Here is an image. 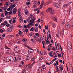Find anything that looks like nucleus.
I'll use <instances>...</instances> for the list:
<instances>
[{
    "mask_svg": "<svg viewBox=\"0 0 73 73\" xmlns=\"http://www.w3.org/2000/svg\"><path fill=\"white\" fill-rule=\"evenodd\" d=\"M50 30H49L47 32V35L48 38H50L51 39L52 38V36H51V35L50 34Z\"/></svg>",
    "mask_w": 73,
    "mask_h": 73,
    "instance_id": "obj_1",
    "label": "nucleus"
},
{
    "mask_svg": "<svg viewBox=\"0 0 73 73\" xmlns=\"http://www.w3.org/2000/svg\"><path fill=\"white\" fill-rule=\"evenodd\" d=\"M20 50V48L18 46H16L15 49V51L16 52H19Z\"/></svg>",
    "mask_w": 73,
    "mask_h": 73,
    "instance_id": "obj_2",
    "label": "nucleus"
},
{
    "mask_svg": "<svg viewBox=\"0 0 73 73\" xmlns=\"http://www.w3.org/2000/svg\"><path fill=\"white\" fill-rule=\"evenodd\" d=\"M68 48L69 50H72V45L71 43H70V44H68Z\"/></svg>",
    "mask_w": 73,
    "mask_h": 73,
    "instance_id": "obj_3",
    "label": "nucleus"
},
{
    "mask_svg": "<svg viewBox=\"0 0 73 73\" xmlns=\"http://www.w3.org/2000/svg\"><path fill=\"white\" fill-rule=\"evenodd\" d=\"M53 5L55 7H56L57 8H59V5L58 4L56 3V2H54L53 3Z\"/></svg>",
    "mask_w": 73,
    "mask_h": 73,
    "instance_id": "obj_4",
    "label": "nucleus"
},
{
    "mask_svg": "<svg viewBox=\"0 0 73 73\" xmlns=\"http://www.w3.org/2000/svg\"><path fill=\"white\" fill-rule=\"evenodd\" d=\"M50 24H52V26L53 28H56V24L54 23L51 21L50 22Z\"/></svg>",
    "mask_w": 73,
    "mask_h": 73,
    "instance_id": "obj_5",
    "label": "nucleus"
},
{
    "mask_svg": "<svg viewBox=\"0 0 73 73\" xmlns=\"http://www.w3.org/2000/svg\"><path fill=\"white\" fill-rule=\"evenodd\" d=\"M38 73H42V69L41 68V67H39L38 68Z\"/></svg>",
    "mask_w": 73,
    "mask_h": 73,
    "instance_id": "obj_6",
    "label": "nucleus"
},
{
    "mask_svg": "<svg viewBox=\"0 0 73 73\" xmlns=\"http://www.w3.org/2000/svg\"><path fill=\"white\" fill-rule=\"evenodd\" d=\"M18 16L19 17V20L20 22H23V17H22V16H21V15L20 14V15Z\"/></svg>",
    "mask_w": 73,
    "mask_h": 73,
    "instance_id": "obj_7",
    "label": "nucleus"
},
{
    "mask_svg": "<svg viewBox=\"0 0 73 73\" xmlns=\"http://www.w3.org/2000/svg\"><path fill=\"white\" fill-rule=\"evenodd\" d=\"M53 9L52 8H49L47 9L46 11V12H50L52 11Z\"/></svg>",
    "mask_w": 73,
    "mask_h": 73,
    "instance_id": "obj_8",
    "label": "nucleus"
},
{
    "mask_svg": "<svg viewBox=\"0 0 73 73\" xmlns=\"http://www.w3.org/2000/svg\"><path fill=\"white\" fill-rule=\"evenodd\" d=\"M52 20H53L56 22H57V18L54 17V16H53L52 17Z\"/></svg>",
    "mask_w": 73,
    "mask_h": 73,
    "instance_id": "obj_9",
    "label": "nucleus"
},
{
    "mask_svg": "<svg viewBox=\"0 0 73 73\" xmlns=\"http://www.w3.org/2000/svg\"><path fill=\"white\" fill-rule=\"evenodd\" d=\"M52 54H53V52L51 51L49 53V55L50 56V57H53V56L54 55H52Z\"/></svg>",
    "mask_w": 73,
    "mask_h": 73,
    "instance_id": "obj_10",
    "label": "nucleus"
},
{
    "mask_svg": "<svg viewBox=\"0 0 73 73\" xmlns=\"http://www.w3.org/2000/svg\"><path fill=\"white\" fill-rule=\"evenodd\" d=\"M17 11V8H15L13 9V13L15 14L16 13V11Z\"/></svg>",
    "mask_w": 73,
    "mask_h": 73,
    "instance_id": "obj_11",
    "label": "nucleus"
},
{
    "mask_svg": "<svg viewBox=\"0 0 73 73\" xmlns=\"http://www.w3.org/2000/svg\"><path fill=\"white\" fill-rule=\"evenodd\" d=\"M12 31V28H10L7 30V32H11Z\"/></svg>",
    "mask_w": 73,
    "mask_h": 73,
    "instance_id": "obj_12",
    "label": "nucleus"
},
{
    "mask_svg": "<svg viewBox=\"0 0 73 73\" xmlns=\"http://www.w3.org/2000/svg\"><path fill=\"white\" fill-rule=\"evenodd\" d=\"M27 20L28 23H31V20L30 19V17H29L27 18Z\"/></svg>",
    "mask_w": 73,
    "mask_h": 73,
    "instance_id": "obj_13",
    "label": "nucleus"
},
{
    "mask_svg": "<svg viewBox=\"0 0 73 73\" xmlns=\"http://www.w3.org/2000/svg\"><path fill=\"white\" fill-rule=\"evenodd\" d=\"M20 11H21V9H19L18 10V16H20Z\"/></svg>",
    "mask_w": 73,
    "mask_h": 73,
    "instance_id": "obj_14",
    "label": "nucleus"
},
{
    "mask_svg": "<svg viewBox=\"0 0 73 73\" xmlns=\"http://www.w3.org/2000/svg\"><path fill=\"white\" fill-rule=\"evenodd\" d=\"M55 13H56L55 11L53 10H52V11L50 12V13L51 14V15H54Z\"/></svg>",
    "mask_w": 73,
    "mask_h": 73,
    "instance_id": "obj_15",
    "label": "nucleus"
},
{
    "mask_svg": "<svg viewBox=\"0 0 73 73\" xmlns=\"http://www.w3.org/2000/svg\"><path fill=\"white\" fill-rule=\"evenodd\" d=\"M33 50L32 49H29V53H32L33 52Z\"/></svg>",
    "mask_w": 73,
    "mask_h": 73,
    "instance_id": "obj_16",
    "label": "nucleus"
},
{
    "mask_svg": "<svg viewBox=\"0 0 73 73\" xmlns=\"http://www.w3.org/2000/svg\"><path fill=\"white\" fill-rule=\"evenodd\" d=\"M52 44H50L48 46V49H52Z\"/></svg>",
    "mask_w": 73,
    "mask_h": 73,
    "instance_id": "obj_17",
    "label": "nucleus"
},
{
    "mask_svg": "<svg viewBox=\"0 0 73 73\" xmlns=\"http://www.w3.org/2000/svg\"><path fill=\"white\" fill-rule=\"evenodd\" d=\"M69 4V3H68V4H64L63 5L64 8H66V7H68Z\"/></svg>",
    "mask_w": 73,
    "mask_h": 73,
    "instance_id": "obj_18",
    "label": "nucleus"
},
{
    "mask_svg": "<svg viewBox=\"0 0 73 73\" xmlns=\"http://www.w3.org/2000/svg\"><path fill=\"white\" fill-rule=\"evenodd\" d=\"M35 28L34 27H32L30 29L31 31H35Z\"/></svg>",
    "mask_w": 73,
    "mask_h": 73,
    "instance_id": "obj_19",
    "label": "nucleus"
},
{
    "mask_svg": "<svg viewBox=\"0 0 73 73\" xmlns=\"http://www.w3.org/2000/svg\"><path fill=\"white\" fill-rule=\"evenodd\" d=\"M56 35L58 37H60L61 36V34L59 33L58 34H56Z\"/></svg>",
    "mask_w": 73,
    "mask_h": 73,
    "instance_id": "obj_20",
    "label": "nucleus"
},
{
    "mask_svg": "<svg viewBox=\"0 0 73 73\" xmlns=\"http://www.w3.org/2000/svg\"><path fill=\"white\" fill-rule=\"evenodd\" d=\"M44 36H42L40 38V39L41 40H44Z\"/></svg>",
    "mask_w": 73,
    "mask_h": 73,
    "instance_id": "obj_21",
    "label": "nucleus"
},
{
    "mask_svg": "<svg viewBox=\"0 0 73 73\" xmlns=\"http://www.w3.org/2000/svg\"><path fill=\"white\" fill-rule=\"evenodd\" d=\"M44 5V3H42L41 4V5H40V9H41L42 8V6H43Z\"/></svg>",
    "mask_w": 73,
    "mask_h": 73,
    "instance_id": "obj_22",
    "label": "nucleus"
},
{
    "mask_svg": "<svg viewBox=\"0 0 73 73\" xmlns=\"http://www.w3.org/2000/svg\"><path fill=\"white\" fill-rule=\"evenodd\" d=\"M58 61H56V63L54 64V66H55L56 65H58Z\"/></svg>",
    "mask_w": 73,
    "mask_h": 73,
    "instance_id": "obj_23",
    "label": "nucleus"
},
{
    "mask_svg": "<svg viewBox=\"0 0 73 73\" xmlns=\"http://www.w3.org/2000/svg\"><path fill=\"white\" fill-rule=\"evenodd\" d=\"M56 70H57V72H58V71H59V68H58V66H56Z\"/></svg>",
    "mask_w": 73,
    "mask_h": 73,
    "instance_id": "obj_24",
    "label": "nucleus"
},
{
    "mask_svg": "<svg viewBox=\"0 0 73 73\" xmlns=\"http://www.w3.org/2000/svg\"><path fill=\"white\" fill-rule=\"evenodd\" d=\"M42 69L43 70H46V67L45 66H43L42 67Z\"/></svg>",
    "mask_w": 73,
    "mask_h": 73,
    "instance_id": "obj_25",
    "label": "nucleus"
},
{
    "mask_svg": "<svg viewBox=\"0 0 73 73\" xmlns=\"http://www.w3.org/2000/svg\"><path fill=\"white\" fill-rule=\"evenodd\" d=\"M8 13H9V12H8L7 11H5V15H7L8 14Z\"/></svg>",
    "mask_w": 73,
    "mask_h": 73,
    "instance_id": "obj_26",
    "label": "nucleus"
},
{
    "mask_svg": "<svg viewBox=\"0 0 73 73\" xmlns=\"http://www.w3.org/2000/svg\"><path fill=\"white\" fill-rule=\"evenodd\" d=\"M35 36H38V37H39V36H40V34H39L38 33H36L35 34Z\"/></svg>",
    "mask_w": 73,
    "mask_h": 73,
    "instance_id": "obj_27",
    "label": "nucleus"
},
{
    "mask_svg": "<svg viewBox=\"0 0 73 73\" xmlns=\"http://www.w3.org/2000/svg\"><path fill=\"white\" fill-rule=\"evenodd\" d=\"M49 41L48 40V39H47V40L46 41V44H49Z\"/></svg>",
    "mask_w": 73,
    "mask_h": 73,
    "instance_id": "obj_28",
    "label": "nucleus"
},
{
    "mask_svg": "<svg viewBox=\"0 0 73 73\" xmlns=\"http://www.w3.org/2000/svg\"><path fill=\"white\" fill-rule=\"evenodd\" d=\"M34 22H35L34 19H31V23H34Z\"/></svg>",
    "mask_w": 73,
    "mask_h": 73,
    "instance_id": "obj_29",
    "label": "nucleus"
},
{
    "mask_svg": "<svg viewBox=\"0 0 73 73\" xmlns=\"http://www.w3.org/2000/svg\"><path fill=\"white\" fill-rule=\"evenodd\" d=\"M54 54L55 55V56H53L54 58H55V57H57V55L56 54V52H54Z\"/></svg>",
    "mask_w": 73,
    "mask_h": 73,
    "instance_id": "obj_30",
    "label": "nucleus"
},
{
    "mask_svg": "<svg viewBox=\"0 0 73 73\" xmlns=\"http://www.w3.org/2000/svg\"><path fill=\"white\" fill-rule=\"evenodd\" d=\"M60 70H63V69H64V68H63V67H60Z\"/></svg>",
    "mask_w": 73,
    "mask_h": 73,
    "instance_id": "obj_31",
    "label": "nucleus"
},
{
    "mask_svg": "<svg viewBox=\"0 0 73 73\" xmlns=\"http://www.w3.org/2000/svg\"><path fill=\"white\" fill-rule=\"evenodd\" d=\"M4 40V37H0V40Z\"/></svg>",
    "mask_w": 73,
    "mask_h": 73,
    "instance_id": "obj_32",
    "label": "nucleus"
},
{
    "mask_svg": "<svg viewBox=\"0 0 73 73\" xmlns=\"http://www.w3.org/2000/svg\"><path fill=\"white\" fill-rule=\"evenodd\" d=\"M22 41L23 42H25V41H27V39L24 38L22 40Z\"/></svg>",
    "mask_w": 73,
    "mask_h": 73,
    "instance_id": "obj_33",
    "label": "nucleus"
},
{
    "mask_svg": "<svg viewBox=\"0 0 73 73\" xmlns=\"http://www.w3.org/2000/svg\"><path fill=\"white\" fill-rule=\"evenodd\" d=\"M67 27L68 28H70V25H67Z\"/></svg>",
    "mask_w": 73,
    "mask_h": 73,
    "instance_id": "obj_34",
    "label": "nucleus"
},
{
    "mask_svg": "<svg viewBox=\"0 0 73 73\" xmlns=\"http://www.w3.org/2000/svg\"><path fill=\"white\" fill-rule=\"evenodd\" d=\"M24 28H25L26 29H27V26L26 25H24Z\"/></svg>",
    "mask_w": 73,
    "mask_h": 73,
    "instance_id": "obj_35",
    "label": "nucleus"
},
{
    "mask_svg": "<svg viewBox=\"0 0 73 73\" xmlns=\"http://www.w3.org/2000/svg\"><path fill=\"white\" fill-rule=\"evenodd\" d=\"M1 17H4V14H1Z\"/></svg>",
    "mask_w": 73,
    "mask_h": 73,
    "instance_id": "obj_36",
    "label": "nucleus"
},
{
    "mask_svg": "<svg viewBox=\"0 0 73 73\" xmlns=\"http://www.w3.org/2000/svg\"><path fill=\"white\" fill-rule=\"evenodd\" d=\"M27 72V71L26 70H24L21 73H25Z\"/></svg>",
    "mask_w": 73,
    "mask_h": 73,
    "instance_id": "obj_37",
    "label": "nucleus"
},
{
    "mask_svg": "<svg viewBox=\"0 0 73 73\" xmlns=\"http://www.w3.org/2000/svg\"><path fill=\"white\" fill-rule=\"evenodd\" d=\"M25 14L27 15L28 13V11H25Z\"/></svg>",
    "mask_w": 73,
    "mask_h": 73,
    "instance_id": "obj_38",
    "label": "nucleus"
},
{
    "mask_svg": "<svg viewBox=\"0 0 73 73\" xmlns=\"http://www.w3.org/2000/svg\"><path fill=\"white\" fill-rule=\"evenodd\" d=\"M35 57H33V58L31 59V61H34V60H35Z\"/></svg>",
    "mask_w": 73,
    "mask_h": 73,
    "instance_id": "obj_39",
    "label": "nucleus"
},
{
    "mask_svg": "<svg viewBox=\"0 0 73 73\" xmlns=\"http://www.w3.org/2000/svg\"><path fill=\"white\" fill-rule=\"evenodd\" d=\"M15 60L14 61L15 62H16L17 61V58H16V57H15Z\"/></svg>",
    "mask_w": 73,
    "mask_h": 73,
    "instance_id": "obj_40",
    "label": "nucleus"
},
{
    "mask_svg": "<svg viewBox=\"0 0 73 73\" xmlns=\"http://www.w3.org/2000/svg\"><path fill=\"white\" fill-rule=\"evenodd\" d=\"M12 21V19H11L9 20V23H10V24H11Z\"/></svg>",
    "mask_w": 73,
    "mask_h": 73,
    "instance_id": "obj_41",
    "label": "nucleus"
},
{
    "mask_svg": "<svg viewBox=\"0 0 73 73\" xmlns=\"http://www.w3.org/2000/svg\"><path fill=\"white\" fill-rule=\"evenodd\" d=\"M37 62V61H34V62H33V63H32L31 65H34V64H35V62Z\"/></svg>",
    "mask_w": 73,
    "mask_h": 73,
    "instance_id": "obj_42",
    "label": "nucleus"
},
{
    "mask_svg": "<svg viewBox=\"0 0 73 73\" xmlns=\"http://www.w3.org/2000/svg\"><path fill=\"white\" fill-rule=\"evenodd\" d=\"M28 29H27L25 30V32L26 33H28Z\"/></svg>",
    "mask_w": 73,
    "mask_h": 73,
    "instance_id": "obj_43",
    "label": "nucleus"
},
{
    "mask_svg": "<svg viewBox=\"0 0 73 73\" xmlns=\"http://www.w3.org/2000/svg\"><path fill=\"white\" fill-rule=\"evenodd\" d=\"M29 35H30V36H33V33H30L29 34Z\"/></svg>",
    "mask_w": 73,
    "mask_h": 73,
    "instance_id": "obj_44",
    "label": "nucleus"
},
{
    "mask_svg": "<svg viewBox=\"0 0 73 73\" xmlns=\"http://www.w3.org/2000/svg\"><path fill=\"white\" fill-rule=\"evenodd\" d=\"M27 28H29L31 27V26H30V25H27Z\"/></svg>",
    "mask_w": 73,
    "mask_h": 73,
    "instance_id": "obj_45",
    "label": "nucleus"
},
{
    "mask_svg": "<svg viewBox=\"0 0 73 73\" xmlns=\"http://www.w3.org/2000/svg\"><path fill=\"white\" fill-rule=\"evenodd\" d=\"M2 36H3V37H5V34H3L2 35Z\"/></svg>",
    "mask_w": 73,
    "mask_h": 73,
    "instance_id": "obj_46",
    "label": "nucleus"
},
{
    "mask_svg": "<svg viewBox=\"0 0 73 73\" xmlns=\"http://www.w3.org/2000/svg\"><path fill=\"white\" fill-rule=\"evenodd\" d=\"M45 29H48V26H45Z\"/></svg>",
    "mask_w": 73,
    "mask_h": 73,
    "instance_id": "obj_47",
    "label": "nucleus"
},
{
    "mask_svg": "<svg viewBox=\"0 0 73 73\" xmlns=\"http://www.w3.org/2000/svg\"><path fill=\"white\" fill-rule=\"evenodd\" d=\"M0 32L1 33H3V32H4V31H3L2 29H1L0 30Z\"/></svg>",
    "mask_w": 73,
    "mask_h": 73,
    "instance_id": "obj_48",
    "label": "nucleus"
},
{
    "mask_svg": "<svg viewBox=\"0 0 73 73\" xmlns=\"http://www.w3.org/2000/svg\"><path fill=\"white\" fill-rule=\"evenodd\" d=\"M32 65L31 64L30 66H29V69H31V68H32Z\"/></svg>",
    "mask_w": 73,
    "mask_h": 73,
    "instance_id": "obj_49",
    "label": "nucleus"
},
{
    "mask_svg": "<svg viewBox=\"0 0 73 73\" xmlns=\"http://www.w3.org/2000/svg\"><path fill=\"white\" fill-rule=\"evenodd\" d=\"M29 25H31V26H33V23H29Z\"/></svg>",
    "mask_w": 73,
    "mask_h": 73,
    "instance_id": "obj_50",
    "label": "nucleus"
},
{
    "mask_svg": "<svg viewBox=\"0 0 73 73\" xmlns=\"http://www.w3.org/2000/svg\"><path fill=\"white\" fill-rule=\"evenodd\" d=\"M42 59H43V57H41V58H39V60H42Z\"/></svg>",
    "mask_w": 73,
    "mask_h": 73,
    "instance_id": "obj_51",
    "label": "nucleus"
},
{
    "mask_svg": "<svg viewBox=\"0 0 73 73\" xmlns=\"http://www.w3.org/2000/svg\"><path fill=\"white\" fill-rule=\"evenodd\" d=\"M24 66V65H21V64H20L19 65V67H23Z\"/></svg>",
    "mask_w": 73,
    "mask_h": 73,
    "instance_id": "obj_52",
    "label": "nucleus"
},
{
    "mask_svg": "<svg viewBox=\"0 0 73 73\" xmlns=\"http://www.w3.org/2000/svg\"><path fill=\"white\" fill-rule=\"evenodd\" d=\"M38 23H40V19H39L38 20H37Z\"/></svg>",
    "mask_w": 73,
    "mask_h": 73,
    "instance_id": "obj_53",
    "label": "nucleus"
},
{
    "mask_svg": "<svg viewBox=\"0 0 73 73\" xmlns=\"http://www.w3.org/2000/svg\"><path fill=\"white\" fill-rule=\"evenodd\" d=\"M65 21H63V22H62V24L63 25H64V24H65Z\"/></svg>",
    "mask_w": 73,
    "mask_h": 73,
    "instance_id": "obj_54",
    "label": "nucleus"
},
{
    "mask_svg": "<svg viewBox=\"0 0 73 73\" xmlns=\"http://www.w3.org/2000/svg\"><path fill=\"white\" fill-rule=\"evenodd\" d=\"M30 4V2H29L27 3H26V4H27V5H29V4Z\"/></svg>",
    "mask_w": 73,
    "mask_h": 73,
    "instance_id": "obj_55",
    "label": "nucleus"
},
{
    "mask_svg": "<svg viewBox=\"0 0 73 73\" xmlns=\"http://www.w3.org/2000/svg\"><path fill=\"white\" fill-rule=\"evenodd\" d=\"M55 45V46H58V44H57V43L56 42Z\"/></svg>",
    "mask_w": 73,
    "mask_h": 73,
    "instance_id": "obj_56",
    "label": "nucleus"
},
{
    "mask_svg": "<svg viewBox=\"0 0 73 73\" xmlns=\"http://www.w3.org/2000/svg\"><path fill=\"white\" fill-rule=\"evenodd\" d=\"M9 25H10L9 24H7L6 25V27H9Z\"/></svg>",
    "mask_w": 73,
    "mask_h": 73,
    "instance_id": "obj_57",
    "label": "nucleus"
},
{
    "mask_svg": "<svg viewBox=\"0 0 73 73\" xmlns=\"http://www.w3.org/2000/svg\"><path fill=\"white\" fill-rule=\"evenodd\" d=\"M38 8H37L36 9H34V11H38Z\"/></svg>",
    "mask_w": 73,
    "mask_h": 73,
    "instance_id": "obj_58",
    "label": "nucleus"
},
{
    "mask_svg": "<svg viewBox=\"0 0 73 73\" xmlns=\"http://www.w3.org/2000/svg\"><path fill=\"white\" fill-rule=\"evenodd\" d=\"M46 65H50V64L48 63L47 62H46Z\"/></svg>",
    "mask_w": 73,
    "mask_h": 73,
    "instance_id": "obj_59",
    "label": "nucleus"
},
{
    "mask_svg": "<svg viewBox=\"0 0 73 73\" xmlns=\"http://www.w3.org/2000/svg\"><path fill=\"white\" fill-rule=\"evenodd\" d=\"M42 44L43 45H44V44H45V41L43 40L42 41Z\"/></svg>",
    "mask_w": 73,
    "mask_h": 73,
    "instance_id": "obj_60",
    "label": "nucleus"
},
{
    "mask_svg": "<svg viewBox=\"0 0 73 73\" xmlns=\"http://www.w3.org/2000/svg\"><path fill=\"white\" fill-rule=\"evenodd\" d=\"M11 61H12V59H9V62H11Z\"/></svg>",
    "mask_w": 73,
    "mask_h": 73,
    "instance_id": "obj_61",
    "label": "nucleus"
},
{
    "mask_svg": "<svg viewBox=\"0 0 73 73\" xmlns=\"http://www.w3.org/2000/svg\"><path fill=\"white\" fill-rule=\"evenodd\" d=\"M61 54L62 56L63 57V55H64V52H61Z\"/></svg>",
    "mask_w": 73,
    "mask_h": 73,
    "instance_id": "obj_62",
    "label": "nucleus"
},
{
    "mask_svg": "<svg viewBox=\"0 0 73 73\" xmlns=\"http://www.w3.org/2000/svg\"><path fill=\"white\" fill-rule=\"evenodd\" d=\"M3 60H6V58H5V57H3Z\"/></svg>",
    "mask_w": 73,
    "mask_h": 73,
    "instance_id": "obj_63",
    "label": "nucleus"
},
{
    "mask_svg": "<svg viewBox=\"0 0 73 73\" xmlns=\"http://www.w3.org/2000/svg\"><path fill=\"white\" fill-rule=\"evenodd\" d=\"M35 31V32H37L38 31V29H36Z\"/></svg>",
    "mask_w": 73,
    "mask_h": 73,
    "instance_id": "obj_64",
    "label": "nucleus"
}]
</instances>
